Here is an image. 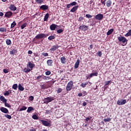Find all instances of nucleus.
Instances as JSON below:
<instances>
[{
    "label": "nucleus",
    "mask_w": 131,
    "mask_h": 131,
    "mask_svg": "<svg viewBox=\"0 0 131 131\" xmlns=\"http://www.w3.org/2000/svg\"><path fill=\"white\" fill-rule=\"evenodd\" d=\"M54 100L55 98H54V97L49 96L44 98L43 101L44 102V104H49V103L52 102V101H54Z\"/></svg>",
    "instance_id": "1"
},
{
    "label": "nucleus",
    "mask_w": 131,
    "mask_h": 131,
    "mask_svg": "<svg viewBox=\"0 0 131 131\" xmlns=\"http://www.w3.org/2000/svg\"><path fill=\"white\" fill-rule=\"evenodd\" d=\"M72 86H73V81H70L68 83L66 88V90L67 92H69V91H71L72 89Z\"/></svg>",
    "instance_id": "2"
},
{
    "label": "nucleus",
    "mask_w": 131,
    "mask_h": 131,
    "mask_svg": "<svg viewBox=\"0 0 131 131\" xmlns=\"http://www.w3.org/2000/svg\"><path fill=\"white\" fill-rule=\"evenodd\" d=\"M47 36H48V35H46L45 33H40V34H37L35 36V38H36V39H39L40 38H46Z\"/></svg>",
    "instance_id": "3"
},
{
    "label": "nucleus",
    "mask_w": 131,
    "mask_h": 131,
    "mask_svg": "<svg viewBox=\"0 0 131 131\" xmlns=\"http://www.w3.org/2000/svg\"><path fill=\"white\" fill-rule=\"evenodd\" d=\"M118 39L119 41H121L123 42V43H125V42L127 41V40H126V38L125 37H123L121 35H120V36L119 37H118Z\"/></svg>",
    "instance_id": "4"
},
{
    "label": "nucleus",
    "mask_w": 131,
    "mask_h": 131,
    "mask_svg": "<svg viewBox=\"0 0 131 131\" xmlns=\"http://www.w3.org/2000/svg\"><path fill=\"white\" fill-rule=\"evenodd\" d=\"M103 18H104V15H103L102 14H98L97 15H95V18L96 20H98L99 21H101V20H102V19H103Z\"/></svg>",
    "instance_id": "5"
},
{
    "label": "nucleus",
    "mask_w": 131,
    "mask_h": 131,
    "mask_svg": "<svg viewBox=\"0 0 131 131\" xmlns=\"http://www.w3.org/2000/svg\"><path fill=\"white\" fill-rule=\"evenodd\" d=\"M126 103V100L125 99H121L117 101V103L118 105H124Z\"/></svg>",
    "instance_id": "6"
},
{
    "label": "nucleus",
    "mask_w": 131,
    "mask_h": 131,
    "mask_svg": "<svg viewBox=\"0 0 131 131\" xmlns=\"http://www.w3.org/2000/svg\"><path fill=\"white\" fill-rule=\"evenodd\" d=\"M79 29H80L81 30H83V31H86V30L89 29V27L84 25H82V26L79 27Z\"/></svg>",
    "instance_id": "7"
},
{
    "label": "nucleus",
    "mask_w": 131,
    "mask_h": 131,
    "mask_svg": "<svg viewBox=\"0 0 131 131\" xmlns=\"http://www.w3.org/2000/svg\"><path fill=\"white\" fill-rule=\"evenodd\" d=\"M40 121L41 122L43 125H45V126H50V123H49V122L47 121L40 120Z\"/></svg>",
    "instance_id": "8"
},
{
    "label": "nucleus",
    "mask_w": 131,
    "mask_h": 131,
    "mask_svg": "<svg viewBox=\"0 0 131 131\" xmlns=\"http://www.w3.org/2000/svg\"><path fill=\"white\" fill-rule=\"evenodd\" d=\"M12 15H13V13H12V12L8 11L5 13V17H6V18H11Z\"/></svg>",
    "instance_id": "9"
},
{
    "label": "nucleus",
    "mask_w": 131,
    "mask_h": 131,
    "mask_svg": "<svg viewBox=\"0 0 131 131\" xmlns=\"http://www.w3.org/2000/svg\"><path fill=\"white\" fill-rule=\"evenodd\" d=\"M0 110L3 112V113H5L6 114H9V110L5 107H2L0 108Z\"/></svg>",
    "instance_id": "10"
},
{
    "label": "nucleus",
    "mask_w": 131,
    "mask_h": 131,
    "mask_svg": "<svg viewBox=\"0 0 131 131\" xmlns=\"http://www.w3.org/2000/svg\"><path fill=\"white\" fill-rule=\"evenodd\" d=\"M59 48V46L56 45H54L53 46V47L50 49V50L52 52H55V51H56V50H58V49Z\"/></svg>",
    "instance_id": "11"
},
{
    "label": "nucleus",
    "mask_w": 131,
    "mask_h": 131,
    "mask_svg": "<svg viewBox=\"0 0 131 131\" xmlns=\"http://www.w3.org/2000/svg\"><path fill=\"white\" fill-rule=\"evenodd\" d=\"M9 9L11 10V11H16L17 7H16L14 4H11L9 6Z\"/></svg>",
    "instance_id": "12"
},
{
    "label": "nucleus",
    "mask_w": 131,
    "mask_h": 131,
    "mask_svg": "<svg viewBox=\"0 0 131 131\" xmlns=\"http://www.w3.org/2000/svg\"><path fill=\"white\" fill-rule=\"evenodd\" d=\"M35 65L31 63V62H29L28 64L27 65V67H29L31 70H32V69H33V67H35Z\"/></svg>",
    "instance_id": "13"
},
{
    "label": "nucleus",
    "mask_w": 131,
    "mask_h": 131,
    "mask_svg": "<svg viewBox=\"0 0 131 131\" xmlns=\"http://www.w3.org/2000/svg\"><path fill=\"white\" fill-rule=\"evenodd\" d=\"M57 26H58L54 24H52L50 27V30L52 31L56 30V28H57Z\"/></svg>",
    "instance_id": "14"
},
{
    "label": "nucleus",
    "mask_w": 131,
    "mask_h": 131,
    "mask_svg": "<svg viewBox=\"0 0 131 131\" xmlns=\"http://www.w3.org/2000/svg\"><path fill=\"white\" fill-rule=\"evenodd\" d=\"M79 63H80V60H79V59H77V61L75 63V69H77V68H78V66H79Z\"/></svg>",
    "instance_id": "15"
},
{
    "label": "nucleus",
    "mask_w": 131,
    "mask_h": 131,
    "mask_svg": "<svg viewBox=\"0 0 131 131\" xmlns=\"http://www.w3.org/2000/svg\"><path fill=\"white\" fill-rule=\"evenodd\" d=\"M40 9L41 10H43L44 11H46V10L49 9V6L48 5H42L40 7Z\"/></svg>",
    "instance_id": "16"
},
{
    "label": "nucleus",
    "mask_w": 131,
    "mask_h": 131,
    "mask_svg": "<svg viewBox=\"0 0 131 131\" xmlns=\"http://www.w3.org/2000/svg\"><path fill=\"white\" fill-rule=\"evenodd\" d=\"M78 9V6H76L73 7V8L70 10L72 13H74Z\"/></svg>",
    "instance_id": "17"
},
{
    "label": "nucleus",
    "mask_w": 131,
    "mask_h": 131,
    "mask_svg": "<svg viewBox=\"0 0 131 131\" xmlns=\"http://www.w3.org/2000/svg\"><path fill=\"white\" fill-rule=\"evenodd\" d=\"M31 111H34V108H33V107L32 106H29L28 108V110L27 111V112L28 113H30L31 112Z\"/></svg>",
    "instance_id": "18"
},
{
    "label": "nucleus",
    "mask_w": 131,
    "mask_h": 131,
    "mask_svg": "<svg viewBox=\"0 0 131 131\" xmlns=\"http://www.w3.org/2000/svg\"><path fill=\"white\" fill-rule=\"evenodd\" d=\"M60 61L62 64H65L66 63V58L65 57H61Z\"/></svg>",
    "instance_id": "19"
},
{
    "label": "nucleus",
    "mask_w": 131,
    "mask_h": 131,
    "mask_svg": "<svg viewBox=\"0 0 131 131\" xmlns=\"http://www.w3.org/2000/svg\"><path fill=\"white\" fill-rule=\"evenodd\" d=\"M112 5V1L111 0H108L106 2V7L108 8L111 7V5Z\"/></svg>",
    "instance_id": "20"
},
{
    "label": "nucleus",
    "mask_w": 131,
    "mask_h": 131,
    "mask_svg": "<svg viewBox=\"0 0 131 131\" xmlns=\"http://www.w3.org/2000/svg\"><path fill=\"white\" fill-rule=\"evenodd\" d=\"M0 100L2 102H3V103H6L7 102V99H6V98H5V97H4L3 96L0 97Z\"/></svg>",
    "instance_id": "21"
},
{
    "label": "nucleus",
    "mask_w": 131,
    "mask_h": 131,
    "mask_svg": "<svg viewBox=\"0 0 131 131\" xmlns=\"http://www.w3.org/2000/svg\"><path fill=\"white\" fill-rule=\"evenodd\" d=\"M113 31H114V29H111L110 30L108 31V32L106 33L107 35H110L111 34H112L113 33Z\"/></svg>",
    "instance_id": "22"
},
{
    "label": "nucleus",
    "mask_w": 131,
    "mask_h": 131,
    "mask_svg": "<svg viewBox=\"0 0 131 131\" xmlns=\"http://www.w3.org/2000/svg\"><path fill=\"white\" fill-rule=\"evenodd\" d=\"M18 90L21 92H23V91H24V88L22 86V85H21V84H18Z\"/></svg>",
    "instance_id": "23"
},
{
    "label": "nucleus",
    "mask_w": 131,
    "mask_h": 131,
    "mask_svg": "<svg viewBox=\"0 0 131 131\" xmlns=\"http://www.w3.org/2000/svg\"><path fill=\"white\" fill-rule=\"evenodd\" d=\"M6 45H7L8 46H11V45H12V41H11V39H6Z\"/></svg>",
    "instance_id": "24"
},
{
    "label": "nucleus",
    "mask_w": 131,
    "mask_h": 131,
    "mask_svg": "<svg viewBox=\"0 0 131 131\" xmlns=\"http://www.w3.org/2000/svg\"><path fill=\"white\" fill-rule=\"evenodd\" d=\"M47 64L48 66H52L53 64V60L51 59L47 60Z\"/></svg>",
    "instance_id": "25"
},
{
    "label": "nucleus",
    "mask_w": 131,
    "mask_h": 131,
    "mask_svg": "<svg viewBox=\"0 0 131 131\" xmlns=\"http://www.w3.org/2000/svg\"><path fill=\"white\" fill-rule=\"evenodd\" d=\"M32 70L30 69H29L28 67L27 68H25L24 69V71L25 72V73H28V72H30Z\"/></svg>",
    "instance_id": "26"
},
{
    "label": "nucleus",
    "mask_w": 131,
    "mask_h": 131,
    "mask_svg": "<svg viewBox=\"0 0 131 131\" xmlns=\"http://www.w3.org/2000/svg\"><path fill=\"white\" fill-rule=\"evenodd\" d=\"M49 17V13H47L44 17V21H48Z\"/></svg>",
    "instance_id": "27"
},
{
    "label": "nucleus",
    "mask_w": 131,
    "mask_h": 131,
    "mask_svg": "<svg viewBox=\"0 0 131 131\" xmlns=\"http://www.w3.org/2000/svg\"><path fill=\"white\" fill-rule=\"evenodd\" d=\"M0 32H7V28H1Z\"/></svg>",
    "instance_id": "28"
},
{
    "label": "nucleus",
    "mask_w": 131,
    "mask_h": 131,
    "mask_svg": "<svg viewBox=\"0 0 131 131\" xmlns=\"http://www.w3.org/2000/svg\"><path fill=\"white\" fill-rule=\"evenodd\" d=\"M93 76H98V72H95L94 73H92L90 75V77H93Z\"/></svg>",
    "instance_id": "29"
},
{
    "label": "nucleus",
    "mask_w": 131,
    "mask_h": 131,
    "mask_svg": "<svg viewBox=\"0 0 131 131\" xmlns=\"http://www.w3.org/2000/svg\"><path fill=\"white\" fill-rule=\"evenodd\" d=\"M26 109H27V107H26L25 106H23V107L19 109V112L24 111L26 110Z\"/></svg>",
    "instance_id": "30"
},
{
    "label": "nucleus",
    "mask_w": 131,
    "mask_h": 131,
    "mask_svg": "<svg viewBox=\"0 0 131 131\" xmlns=\"http://www.w3.org/2000/svg\"><path fill=\"white\" fill-rule=\"evenodd\" d=\"M126 37L131 36V30H129L128 32L125 35Z\"/></svg>",
    "instance_id": "31"
},
{
    "label": "nucleus",
    "mask_w": 131,
    "mask_h": 131,
    "mask_svg": "<svg viewBox=\"0 0 131 131\" xmlns=\"http://www.w3.org/2000/svg\"><path fill=\"white\" fill-rule=\"evenodd\" d=\"M88 82H86L85 83H82L80 85V86H82V88H85L86 85H87V84H88Z\"/></svg>",
    "instance_id": "32"
},
{
    "label": "nucleus",
    "mask_w": 131,
    "mask_h": 131,
    "mask_svg": "<svg viewBox=\"0 0 131 131\" xmlns=\"http://www.w3.org/2000/svg\"><path fill=\"white\" fill-rule=\"evenodd\" d=\"M13 90H16L18 89V84H14L12 86Z\"/></svg>",
    "instance_id": "33"
},
{
    "label": "nucleus",
    "mask_w": 131,
    "mask_h": 131,
    "mask_svg": "<svg viewBox=\"0 0 131 131\" xmlns=\"http://www.w3.org/2000/svg\"><path fill=\"white\" fill-rule=\"evenodd\" d=\"M16 25H17V24L16 23L15 21H13L11 25V28H14V27H15V26H16Z\"/></svg>",
    "instance_id": "34"
},
{
    "label": "nucleus",
    "mask_w": 131,
    "mask_h": 131,
    "mask_svg": "<svg viewBox=\"0 0 131 131\" xmlns=\"http://www.w3.org/2000/svg\"><path fill=\"white\" fill-rule=\"evenodd\" d=\"M103 120H104V122H110V121H111V118H108L106 119H104Z\"/></svg>",
    "instance_id": "35"
},
{
    "label": "nucleus",
    "mask_w": 131,
    "mask_h": 131,
    "mask_svg": "<svg viewBox=\"0 0 131 131\" xmlns=\"http://www.w3.org/2000/svg\"><path fill=\"white\" fill-rule=\"evenodd\" d=\"M41 86V89H42V90L45 89H47V84H42L40 85Z\"/></svg>",
    "instance_id": "36"
},
{
    "label": "nucleus",
    "mask_w": 131,
    "mask_h": 131,
    "mask_svg": "<svg viewBox=\"0 0 131 131\" xmlns=\"http://www.w3.org/2000/svg\"><path fill=\"white\" fill-rule=\"evenodd\" d=\"M36 3L38 4H42L43 0H35Z\"/></svg>",
    "instance_id": "37"
},
{
    "label": "nucleus",
    "mask_w": 131,
    "mask_h": 131,
    "mask_svg": "<svg viewBox=\"0 0 131 131\" xmlns=\"http://www.w3.org/2000/svg\"><path fill=\"white\" fill-rule=\"evenodd\" d=\"M49 40H53V39H55V36L52 35V36H50L48 37Z\"/></svg>",
    "instance_id": "38"
},
{
    "label": "nucleus",
    "mask_w": 131,
    "mask_h": 131,
    "mask_svg": "<svg viewBox=\"0 0 131 131\" xmlns=\"http://www.w3.org/2000/svg\"><path fill=\"white\" fill-rule=\"evenodd\" d=\"M32 118H33V119H35L36 120H37V119H38V117L36 115H33L32 116Z\"/></svg>",
    "instance_id": "39"
},
{
    "label": "nucleus",
    "mask_w": 131,
    "mask_h": 131,
    "mask_svg": "<svg viewBox=\"0 0 131 131\" xmlns=\"http://www.w3.org/2000/svg\"><path fill=\"white\" fill-rule=\"evenodd\" d=\"M6 118H8V119H12V116L10 115H4Z\"/></svg>",
    "instance_id": "40"
},
{
    "label": "nucleus",
    "mask_w": 131,
    "mask_h": 131,
    "mask_svg": "<svg viewBox=\"0 0 131 131\" xmlns=\"http://www.w3.org/2000/svg\"><path fill=\"white\" fill-rule=\"evenodd\" d=\"M41 55L44 57H48V56H49V54L48 53H45V52L42 53Z\"/></svg>",
    "instance_id": "41"
},
{
    "label": "nucleus",
    "mask_w": 131,
    "mask_h": 131,
    "mask_svg": "<svg viewBox=\"0 0 131 131\" xmlns=\"http://www.w3.org/2000/svg\"><path fill=\"white\" fill-rule=\"evenodd\" d=\"M5 106L6 107H8V108H11V105H10V104L7 103L6 102H5Z\"/></svg>",
    "instance_id": "42"
},
{
    "label": "nucleus",
    "mask_w": 131,
    "mask_h": 131,
    "mask_svg": "<svg viewBox=\"0 0 131 131\" xmlns=\"http://www.w3.org/2000/svg\"><path fill=\"white\" fill-rule=\"evenodd\" d=\"M71 6L72 7L73 6H76V5H77V3H76V2H73L72 3H70Z\"/></svg>",
    "instance_id": "43"
},
{
    "label": "nucleus",
    "mask_w": 131,
    "mask_h": 131,
    "mask_svg": "<svg viewBox=\"0 0 131 131\" xmlns=\"http://www.w3.org/2000/svg\"><path fill=\"white\" fill-rule=\"evenodd\" d=\"M27 25V24H26V23H25V24H23V25H21V29H24V28L25 27H26Z\"/></svg>",
    "instance_id": "44"
},
{
    "label": "nucleus",
    "mask_w": 131,
    "mask_h": 131,
    "mask_svg": "<svg viewBox=\"0 0 131 131\" xmlns=\"http://www.w3.org/2000/svg\"><path fill=\"white\" fill-rule=\"evenodd\" d=\"M57 92V94H60V93L62 92V89L58 88Z\"/></svg>",
    "instance_id": "45"
},
{
    "label": "nucleus",
    "mask_w": 131,
    "mask_h": 131,
    "mask_svg": "<svg viewBox=\"0 0 131 131\" xmlns=\"http://www.w3.org/2000/svg\"><path fill=\"white\" fill-rule=\"evenodd\" d=\"M85 17L86 18H88L89 19H90V18H92L93 17V16H92L91 14H88L85 15Z\"/></svg>",
    "instance_id": "46"
},
{
    "label": "nucleus",
    "mask_w": 131,
    "mask_h": 131,
    "mask_svg": "<svg viewBox=\"0 0 131 131\" xmlns=\"http://www.w3.org/2000/svg\"><path fill=\"white\" fill-rule=\"evenodd\" d=\"M52 112V111L51 110H46L45 112V114L48 115L49 113H51Z\"/></svg>",
    "instance_id": "47"
},
{
    "label": "nucleus",
    "mask_w": 131,
    "mask_h": 131,
    "mask_svg": "<svg viewBox=\"0 0 131 131\" xmlns=\"http://www.w3.org/2000/svg\"><path fill=\"white\" fill-rule=\"evenodd\" d=\"M82 20H83V17L81 16L78 18V21H79V22H81Z\"/></svg>",
    "instance_id": "48"
},
{
    "label": "nucleus",
    "mask_w": 131,
    "mask_h": 131,
    "mask_svg": "<svg viewBox=\"0 0 131 131\" xmlns=\"http://www.w3.org/2000/svg\"><path fill=\"white\" fill-rule=\"evenodd\" d=\"M57 33H62L63 32V30L62 29H58L57 31Z\"/></svg>",
    "instance_id": "49"
},
{
    "label": "nucleus",
    "mask_w": 131,
    "mask_h": 131,
    "mask_svg": "<svg viewBox=\"0 0 131 131\" xmlns=\"http://www.w3.org/2000/svg\"><path fill=\"white\" fill-rule=\"evenodd\" d=\"M10 95V93H9V91H6L4 93V96H9Z\"/></svg>",
    "instance_id": "50"
},
{
    "label": "nucleus",
    "mask_w": 131,
    "mask_h": 131,
    "mask_svg": "<svg viewBox=\"0 0 131 131\" xmlns=\"http://www.w3.org/2000/svg\"><path fill=\"white\" fill-rule=\"evenodd\" d=\"M110 82H111V81H107L106 82H105L104 84L105 85H108V84H109V83H110Z\"/></svg>",
    "instance_id": "51"
},
{
    "label": "nucleus",
    "mask_w": 131,
    "mask_h": 131,
    "mask_svg": "<svg viewBox=\"0 0 131 131\" xmlns=\"http://www.w3.org/2000/svg\"><path fill=\"white\" fill-rule=\"evenodd\" d=\"M98 56L99 57H101L102 56V52L101 51H99L97 53Z\"/></svg>",
    "instance_id": "52"
},
{
    "label": "nucleus",
    "mask_w": 131,
    "mask_h": 131,
    "mask_svg": "<svg viewBox=\"0 0 131 131\" xmlns=\"http://www.w3.org/2000/svg\"><path fill=\"white\" fill-rule=\"evenodd\" d=\"M3 72H4V73H8L9 71L7 69H5L3 70Z\"/></svg>",
    "instance_id": "53"
},
{
    "label": "nucleus",
    "mask_w": 131,
    "mask_h": 131,
    "mask_svg": "<svg viewBox=\"0 0 131 131\" xmlns=\"http://www.w3.org/2000/svg\"><path fill=\"white\" fill-rule=\"evenodd\" d=\"M46 75H50L51 74V71H47V72H46Z\"/></svg>",
    "instance_id": "54"
},
{
    "label": "nucleus",
    "mask_w": 131,
    "mask_h": 131,
    "mask_svg": "<svg viewBox=\"0 0 131 131\" xmlns=\"http://www.w3.org/2000/svg\"><path fill=\"white\" fill-rule=\"evenodd\" d=\"M41 77H42V76H41V75H40V76H38L36 78L37 80H38V79H40L41 78Z\"/></svg>",
    "instance_id": "55"
},
{
    "label": "nucleus",
    "mask_w": 131,
    "mask_h": 131,
    "mask_svg": "<svg viewBox=\"0 0 131 131\" xmlns=\"http://www.w3.org/2000/svg\"><path fill=\"white\" fill-rule=\"evenodd\" d=\"M71 7H72V6H71V5L70 4H68L67 5V9H70V8Z\"/></svg>",
    "instance_id": "56"
},
{
    "label": "nucleus",
    "mask_w": 131,
    "mask_h": 131,
    "mask_svg": "<svg viewBox=\"0 0 131 131\" xmlns=\"http://www.w3.org/2000/svg\"><path fill=\"white\" fill-rule=\"evenodd\" d=\"M34 99V98L33 97V96H31L30 97V100H31V101H33Z\"/></svg>",
    "instance_id": "57"
},
{
    "label": "nucleus",
    "mask_w": 131,
    "mask_h": 131,
    "mask_svg": "<svg viewBox=\"0 0 131 131\" xmlns=\"http://www.w3.org/2000/svg\"><path fill=\"white\" fill-rule=\"evenodd\" d=\"M82 106H86V102H83Z\"/></svg>",
    "instance_id": "58"
},
{
    "label": "nucleus",
    "mask_w": 131,
    "mask_h": 131,
    "mask_svg": "<svg viewBox=\"0 0 131 131\" xmlns=\"http://www.w3.org/2000/svg\"><path fill=\"white\" fill-rule=\"evenodd\" d=\"M78 96L79 97H82V93H79V94H78Z\"/></svg>",
    "instance_id": "59"
},
{
    "label": "nucleus",
    "mask_w": 131,
    "mask_h": 131,
    "mask_svg": "<svg viewBox=\"0 0 131 131\" xmlns=\"http://www.w3.org/2000/svg\"><path fill=\"white\" fill-rule=\"evenodd\" d=\"M106 0H104V1L102 2V5H104V6H105L106 5V3H105V2H106Z\"/></svg>",
    "instance_id": "60"
},
{
    "label": "nucleus",
    "mask_w": 131,
    "mask_h": 131,
    "mask_svg": "<svg viewBox=\"0 0 131 131\" xmlns=\"http://www.w3.org/2000/svg\"><path fill=\"white\" fill-rule=\"evenodd\" d=\"M30 131H36V129L35 128L30 129Z\"/></svg>",
    "instance_id": "61"
},
{
    "label": "nucleus",
    "mask_w": 131,
    "mask_h": 131,
    "mask_svg": "<svg viewBox=\"0 0 131 131\" xmlns=\"http://www.w3.org/2000/svg\"><path fill=\"white\" fill-rule=\"evenodd\" d=\"M28 54H29L30 55H31V54H32V52L31 51V50H29L28 51Z\"/></svg>",
    "instance_id": "62"
},
{
    "label": "nucleus",
    "mask_w": 131,
    "mask_h": 131,
    "mask_svg": "<svg viewBox=\"0 0 131 131\" xmlns=\"http://www.w3.org/2000/svg\"><path fill=\"white\" fill-rule=\"evenodd\" d=\"M3 16H4V13L0 12V16L2 17Z\"/></svg>",
    "instance_id": "63"
},
{
    "label": "nucleus",
    "mask_w": 131,
    "mask_h": 131,
    "mask_svg": "<svg viewBox=\"0 0 131 131\" xmlns=\"http://www.w3.org/2000/svg\"><path fill=\"white\" fill-rule=\"evenodd\" d=\"M90 120V118H86V119H85V121H89Z\"/></svg>",
    "instance_id": "64"
}]
</instances>
